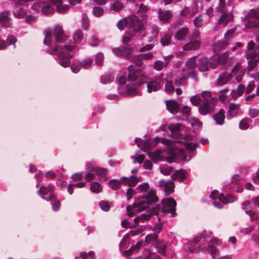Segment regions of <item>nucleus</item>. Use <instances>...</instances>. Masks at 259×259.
<instances>
[{"label": "nucleus", "instance_id": "42", "mask_svg": "<svg viewBox=\"0 0 259 259\" xmlns=\"http://www.w3.org/2000/svg\"><path fill=\"white\" fill-rule=\"evenodd\" d=\"M139 192L136 190L133 189L131 188H128L126 192V196L127 200H131L133 197L134 198L135 200H136L137 197L134 196V195L138 194Z\"/></svg>", "mask_w": 259, "mask_h": 259}, {"label": "nucleus", "instance_id": "18", "mask_svg": "<svg viewBox=\"0 0 259 259\" xmlns=\"http://www.w3.org/2000/svg\"><path fill=\"white\" fill-rule=\"evenodd\" d=\"M146 83H147V88L148 93L156 92L160 89V85L157 80H150V79L147 77V81Z\"/></svg>", "mask_w": 259, "mask_h": 259}, {"label": "nucleus", "instance_id": "23", "mask_svg": "<svg viewBox=\"0 0 259 259\" xmlns=\"http://www.w3.org/2000/svg\"><path fill=\"white\" fill-rule=\"evenodd\" d=\"M144 196L145 200L147 201L149 205H153L158 201V197L156 195V192L155 191L151 190L148 192L146 195Z\"/></svg>", "mask_w": 259, "mask_h": 259}, {"label": "nucleus", "instance_id": "44", "mask_svg": "<svg viewBox=\"0 0 259 259\" xmlns=\"http://www.w3.org/2000/svg\"><path fill=\"white\" fill-rule=\"evenodd\" d=\"M128 18L126 17L118 21L116 25L118 28L120 30L122 31L124 29L125 26L128 25Z\"/></svg>", "mask_w": 259, "mask_h": 259}, {"label": "nucleus", "instance_id": "31", "mask_svg": "<svg viewBox=\"0 0 259 259\" xmlns=\"http://www.w3.org/2000/svg\"><path fill=\"white\" fill-rule=\"evenodd\" d=\"M158 17L160 20L162 21H167L171 17V12L169 11H161V9H159L158 11Z\"/></svg>", "mask_w": 259, "mask_h": 259}, {"label": "nucleus", "instance_id": "58", "mask_svg": "<svg viewBox=\"0 0 259 259\" xmlns=\"http://www.w3.org/2000/svg\"><path fill=\"white\" fill-rule=\"evenodd\" d=\"M156 248L158 253L161 254L163 256H165L166 255L165 250L166 248V246L165 245H158L156 246Z\"/></svg>", "mask_w": 259, "mask_h": 259}, {"label": "nucleus", "instance_id": "36", "mask_svg": "<svg viewBox=\"0 0 259 259\" xmlns=\"http://www.w3.org/2000/svg\"><path fill=\"white\" fill-rule=\"evenodd\" d=\"M171 36L167 33H163L161 36L160 41L162 46H168L171 42Z\"/></svg>", "mask_w": 259, "mask_h": 259}, {"label": "nucleus", "instance_id": "38", "mask_svg": "<svg viewBox=\"0 0 259 259\" xmlns=\"http://www.w3.org/2000/svg\"><path fill=\"white\" fill-rule=\"evenodd\" d=\"M138 203L140 207V208L139 209L140 211H143L150 206L147 201L145 200L144 196H142L141 199L138 201Z\"/></svg>", "mask_w": 259, "mask_h": 259}, {"label": "nucleus", "instance_id": "59", "mask_svg": "<svg viewBox=\"0 0 259 259\" xmlns=\"http://www.w3.org/2000/svg\"><path fill=\"white\" fill-rule=\"evenodd\" d=\"M248 114L252 118L256 117L259 114V109L250 108L248 110Z\"/></svg>", "mask_w": 259, "mask_h": 259}, {"label": "nucleus", "instance_id": "6", "mask_svg": "<svg viewBox=\"0 0 259 259\" xmlns=\"http://www.w3.org/2000/svg\"><path fill=\"white\" fill-rule=\"evenodd\" d=\"M136 142L137 146H156L157 144L161 143L166 146H170L172 140L166 138H159L156 137L154 140L151 139H146L144 141L141 138H136L134 141Z\"/></svg>", "mask_w": 259, "mask_h": 259}, {"label": "nucleus", "instance_id": "51", "mask_svg": "<svg viewBox=\"0 0 259 259\" xmlns=\"http://www.w3.org/2000/svg\"><path fill=\"white\" fill-rule=\"evenodd\" d=\"M51 205L52 209L54 211H58L61 206V202L59 200L56 199V196L55 195V199L53 201H51Z\"/></svg>", "mask_w": 259, "mask_h": 259}, {"label": "nucleus", "instance_id": "40", "mask_svg": "<svg viewBox=\"0 0 259 259\" xmlns=\"http://www.w3.org/2000/svg\"><path fill=\"white\" fill-rule=\"evenodd\" d=\"M149 189V184L147 182L141 184L136 188V190L138 192H141L144 194L146 193H148Z\"/></svg>", "mask_w": 259, "mask_h": 259}, {"label": "nucleus", "instance_id": "14", "mask_svg": "<svg viewBox=\"0 0 259 259\" xmlns=\"http://www.w3.org/2000/svg\"><path fill=\"white\" fill-rule=\"evenodd\" d=\"M167 109L172 114H176L180 111L179 103L174 100H168L165 102Z\"/></svg>", "mask_w": 259, "mask_h": 259}, {"label": "nucleus", "instance_id": "27", "mask_svg": "<svg viewBox=\"0 0 259 259\" xmlns=\"http://www.w3.org/2000/svg\"><path fill=\"white\" fill-rule=\"evenodd\" d=\"M188 33V29L182 28L178 30L175 35V39L177 40L182 41L184 40Z\"/></svg>", "mask_w": 259, "mask_h": 259}, {"label": "nucleus", "instance_id": "16", "mask_svg": "<svg viewBox=\"0 0 259 259\" xmlns=\"http://www.w3.org/2000/svg\"><path fill=\"white\" fill-rule=\"evenodd\" d=\"M124 8V5L119 0H112L110 3L108 11L111 13L119 12Z\"/></svg>", "mask_w": 259, "mask_h": 259}, {"label": "nucleus", "instance_id": "2", "mask_svg": "<svg viewBox=\"0 0 259 259\" xmlns=\"http://www.w3.org/2000/svg\"><path fill=\"white\" fill-rule=\"evenodd\" d=\"M44 34L45 35L44 39V44L50 47H54V46H62V52L64 50L72 52L75 49V47L70 45H63L64 41L67 40L68 37L65 34L63 27L61 25L57 24L55 26L53 33L51 29H48L44 31Z\"/></svg>", "mask_w": 259, "mask_h": 259}, {"label": "nucleus", "instance_id": "19", "mask_svg": "<svg viewBox=\"0 0 259 259\" xmlns=\"http://www.w3.org/2000/svg\"><path fill=\"white\" fill-rule=\"evenodd\" d=\"M211 240L207 233L206 231H203L201 233V234L193 239L192 243H193L195 245L199 242L202 243H204V242L208 243L211 241Z\"/></svg>", "mask_w": 259, "mask_h": 259}, {"label": "nucleus", "instance_id": "10", "mask_svg": "<svg viewBox=\"0 0 259 259\" xmlns=\"http://www.w3.org/2000/svg\"><path fill=\"white\" fill-rule=\"evenodd\" d=\"M127 18L128 19V25L133 32H139L142 30L143 28V22L137 16L131 15Z\"/></svg>", "mask_w": 259, "mask_h": 259}, {"label": "nucleus", "instance_id": "46", "mask_svg": "<svg viewBox=\"0 0 259 259\" xmlns=\"http://www.w3.org/2000/svg\"><path fill=\"white\" fill-rule=\"evenodd\" d=\"M55 9L54 7H53L51 5H46L45 6H43L41 8V12L42 13L48 15V14H51L54 12Z\"/></svg>", "mask_w": 259, "mask_h": 259}, {"label": "nucleus", "instance_id": "45", "mask_svg": "<svg viewBox=\"0 0 259 259\" xmlns=\"http://www.w3.org/2000/svg\"><path fill=\"white\" fill-rule=\"evenodd\" d=\"M89 23L90 21L87 15L82 14L81 19V26L82 28L85 30H87L89 27Z\"/></svg>", "mask_w": 259, "mask_h": 259}, {"label": "nucleus", "instance_id": "20", "mask_svg": "<svg viewBox=\"0 0 259 259\" xmlns=\"http://www.w3.org/2000/svg\"><path fill=\"white\" fill-rule=\"evenodd\" d=\"M198 68L201 72H205L209 70V62L206 57H201L198 59Z\"/></svg>", "mask_w": 259, "mask_h": 259}, {"label": "nucleus", "instance_id": "4", "mask_svg": "<svg viewBox=\"0 0 259 259\" xmlns=\"http://www.w3.org/2000/svg\"><path fill=\"white\" fill-rule=\"evenodd\" d=\"M179 147H165L166 151L170 156L165 158L167 162L171 163L174 162H179L180 160L185 161L187 160V156L185 154V151L187 150L190 153L193 152L197 147H185V149Z\"/></svg>", "mask_w": 259, "mask_h": 259}, {"label": "nucleus", "instance_id": "12", "mask_svg": "<svg viewBox=\"0 0 259 259\" xmlns=\"http://www.w3.org/2000/svg\"><path fill=\"white\" fill-rule=\"evenodd\" d=\"M254 18V17L253 16V13L251 10H250L249 13L244 17H241L242 21H249L245 25V27L247 28H254L259 27V21L253 20Z\"/></svg>", "mask_w": 259, "mask_h": 259}, {"label": "nucleus", "instance_id": "60", "mask_svg": "<svg viewBox=\"0 0 259 259\" xmlns=\"http://www.w3.org/2000/svg\"><path fill=\"white\" fill-rule=\"evenodd\" d=\"M165 66V63L160 60H157L154 64V68L158 71L161 70Z\"/></svg>", "mask_w": 259, "mask_h": 259}, {"label": "nucleus", "instance_id": "41", "mask_svg": "<svg viewBox=\"0 0 259 259\" xmlns=\"http://www.w3.org/2000/svg\"><path fill=\"white\" fill-rule=\"evenodd\" d=\"M207 250L211 254L212 258L215 259L218 257V248L216 246L210 245L209 243L207 244Z\"/></svg>", "mask_w": 259, "mask_h": 259}, {"label": "nucleus", "instance_id": "21", "mask_svg": "<svg viewBox=\"0 0 259 259\" xmlns=\"http://www.w3.org/2000/svg\"><path fill=\"white\" fill-rule=\"evenodd\" d=\"M239 105H237L234 103H231L229 106V110L227 113V118L231 119L235 117L239 112Z\"/></svg>", "mask_w": 259, "mask_h": 259}, {"label": "nucleus", "instance_id": "22", "mask_svg": "<svg viewBox=\"0 0 259 259\" xmlns=\"http://www.w3.org/2000/svg\"><path fill=\"white\" fill-rule=\"evenodd\" d=\"M210 104L205 102H202V104L198 108V111L200 114L205 115L213 111V108L210 106Z\"/></svg>", "mask_w": 259, "mask_h": 259}, {"label": "nucleus", "instance_id": "30", "mask_svg": "<svg viewBox=\"0 0 259 259\" xmlns=\"http://www.w3.org/2000/svg\"><path fill=\"white\" fill-rule=\"evenodd\" d=\"M161 203L163 206L169 208H173L177 206L176 201L172 197L163 199Z\"/></svg>", "mask_w": 259, "mask_h": 259}, {"label": "nucleus", "instance_id": "49", "mask_svg": "<svg viewBox=\"0 0 259 259\" xmlns=\"http://www.w3.org/2000/svg\"><path fill=\"white\" fill-rule=\"evenodd\" d=\"M93 15L97 17H100L102 15H103L104 13V10L103 9L100 7H95L93 8Z\"/></svg>", "mask_w": 259, "mask_h": 259}, {"label": "nucleus", "instance_id": "62", "mask_svg": "<svg viewBox=\"0 0 259 259\" xmlns=\"http://www.w3.org/2000/svg\"><path fill=\"white\" fill-rule=\"evenodd\" d=\"M93 60L91 58H88L81 62V67L83 68H87L90 66L93 63Z\"/></svg>", "mask_w": 259, "mask_h": 259}, {"label": "nucleus", "instance_id": "28", "mask_svg": "<svg viewBox=\"0 0 259 259\" xmlns=\"http://www.w3.org/2000/svg\"><path fill=\"white\" fill-rule=\"evenodd\" d=\"M172 180V179H168L165 184L164 191L166 196L169 195L174 192L175 185Z\"/></svg>", "mask_w": 259, "mask_h": 259}, {"label": "nucleus", "instance_id": "39", "mask_svg": "<svg viewBox=\"0 0 259 259\" xmlns=\"http://www.w3.org/2000/svg\"><path fill=\"white\" fill-rule=\"evenodd\" d=\"M196 57L191 58L186 63L187 67L192 70L195 69L198 66V62L196 61Z\"/></svg>", "mask_w": 259, "mask_h": 259}, {"label": "nucleus", "instance_id": "7", "mask_svg": "<svg viewBox=\"0 0 259 259\" xmlns=\"http://www.w3.org/2000/svg\"><path fill=\"white\" fill-rule=\"evenodd\" d=\"M55 186L52 184L47 186H41L37 190V194L47 201H53L55 199Z\"/></svg>", "mask_w": 259, "mask_h": 259}, {"label": "nucleus", "instance_id": "11", "mask_svg": "<svg viewBox=\"0 0 259 259\" xmlns=\"http://www.w3.org/2000/svg\"><path fill=\"white\" fill-rule=\"evenodd\" d=\"M112 51L118 57L126 58L133 53V49L131 46H121L118 48H112Z\"/></svg>", "mask_w": 259, "mask_h": 259}, {"label": "nucleus", "instance_id": "56", "mask_svg": "<svg viewBox=\"0 0 259 259\" xmlns=\"http://www.w3.org/2000/svg\"><path fill=\"white\" fill-rule=\"evenodd\" d=\"M201 96L204 98L203 102H205V103H210V101L209 100L211 94V92L209 91H203L201 93Z\"/></svg>", "mask_w": 259, "mask_h": 259}, {"label": "nucleus", "instance_id": "34", "mask_svg": "<svg viewBox=\"0 0 259 259\" xmlns=\"http://www.w3.org/2000/svg\"><path fill=\"white\" fill-rule=\"evenodd\" d=\"M81 68V61L78 60H73L70 68L72 72L74 73H77Z\"/></svg>", "mask_w": 259, "mask_h": 259}, {"label": "nucleus", "instance_id": "32", "mask_svg": "<svg viewBox=\"0 0 259 259\" xmlns=\"http://www.w3.org/2000/svg\"><path fill=\"white\" fill-rule=\"evenodd\" d=\"M83 38V34L81 29L75 30L73 35V40L74 44H79Z\"/></svg>", "mask_w": 259, "mask_h": 259}, {"label": "nucleus", "instance_id": "25", "mask_svg": "<svg viewBox=\"0 0 259 259\" xmlns=\"http://www.w3.org/2000/svg\"><path fill=\"white\" fill-rule=\"evenodd\" d=\"M10 20L9 11H5L0 13V24L1 25L8 26L10 25Z\"/></svg>", "mask_w": 259, "mask_h": 259}, {"label": "nucleus", "instance_id": "24", "mask_svg": "<svg viewBox=\"0 0 259 259\" xmlns=\"http://www.w3.org/2000/svg\"><path fill=\"white\" fill-rule=\"evenodd\" d=\"M233 75L225 71L222 73L219 76L217 83L219 85H223L227 83L232 78Z\"/></svg>", "mask_w": 259, "mask_h": 259}, {"label": "nucleus", "instance_id": "37", "mask_svg": "<svg viewBox=\"0 0 259 259\" xmlns=\"http://www.w3.org/2000/svg\"><path fill=\"white\" fill-rule=\"evenodd\" d=\"M121 181L117 179H112L108 182L109 187L113 190H118L120 189Z\"/></svg>", "mask_w": 259, "mask_h": 259}, {"label": "nucleus", "instance_id": "17", "mask_svg": "<svg viewBox=\"0 0 259 259\" xmlns=\"http://www.w3.org/2000/svg\"><path fill=\"white\" fill-rule=\"evenodd\" d=\"M187 171L183 168L176 170L171 176V178L173 180H178L180 183H182L187 178Z\"/></svg>", "mask_w": 259, "mask_h": 259}, {"label": "nucleus", "instance_id": "63", "mask_svg": "<svg viewBox=\"0 0 259 259\" xmlns=\"http://www.w3.org/2000/svg\"><path fill=\"white\" fill-rule=\"evenodd\" d=\"M201 98L199 96L195 95L190 98V101L193 105H198L201 102Z\"/></svg>", "mask_w": 259, "mask_h": 259}, {"label": "nucleus", "instance_id": "13", "mask_svg": "<svg viewBox=\"0 0 259 259\" xmlns=\"http://www.w3.org/2000/svg\"><path fill=\"white\" fill-rule=\"evenodd\" d=\"M234 19V16L231 12H225L222 14L218 20L219 25H223L226 26L229 22H232Z\"/></svg>", "mask_w": 259, "mask_h": 259}, {"label": "nucleus", "instance_id": "33", "mask_svg": "<svg viewBox=\"0 0 259 259\" xmlns=\"http://www.w3.org/2000/svg\"><path fill=\"white\" fill-rule=\"evenodd\" d=\"M91 191L94 193H99L102 191V187L98 182H94L90 184Z\"/></svg>", "mask_w": 259, "mask_h": 259}, {"label": "nucleus", "instance_id": "48", "mask_svg": "<svg viewBox=\"0 0 259 259\" xmlns=\"http://www.w3.org/2000/svg\"><path fill=\"white\" fill-rule=\"evenodd\" d=\"M158 238V235L156 233L154 234H148L145 236V243L146 244H149L152 241H155Z\"/></svg>", "mask_w": 259, "mask_h": 259}, {"label": "nucleus", "instance_id": "26", "mask_svg": "<svg viewBox=\"0 0 259 259\" xmlns=\"http://www.w3.org/2000/svg\"><path fill=\"white\" fill-rule=\"evenodd\" d=\"M212 118L215 120L217 124L222 125L224 122V119L225 118V111L224 109H220L217 113L212 116Z\"/></svg>", "mask_w": 259, "mask_h": 259}, {"label": "nucleus", "instance_id": "43", "mask_svg": "<svg viewBox=\"0 0 259 259\" xmlns=\"http://www.w3.org/2000/svg\"><path fill=\"white\" fill-rule=\"evenodd\" d=\"M166 81L167 83L165 85V92L169 94L173 93L175 91V88L172 81L171 79H166Z\"/></svg>", "mask_w": 259, "mask_h": 259}, {"label": "nucleus", "instance_id": "15", "mask_svg": "<svg viewBox=\"0 0 259 259\" xmlns=\"http://www.w3.org/2000/svg\"><path fill=\"white\" fill-rule=\"evenodd\" d=\"M247 58L251 60L248 61L247 68L249 70H252L257 64L259 60V52H254L250 55H247Z\"/></svg>", "mask_w": 259, "mask_h": 259}, {"label": "nucleus", "instance_id": "3", "mask_svg": "<svg viewBox=\"0 0 259 259\" xmlns=\"http://www.w3.org/2000/svg\"><path fill=\"white\" fill-rule=\"evenodd\" d=\"M181 124L180 123L170 124L168 126L171 134L174 137V143H184V146H198V144H193L191 141L192 137L190 134L182 133L181 130Z\"/></svg>", "mask_w": 259, "mask_h": 259}, {"label": "nucleus", "instance_id": "53", "mask_svg": "<svg viewBox=\"0 0 259 259\" xmlns=\"http://www.w3.org/2000/svg\"><path fill=\"white\" fill-rule=\"evenodd\" d=\"M136 157H135L133 160V162L136 163L138 162L139 164H141L142 163L144 162L145 156L144 154H139L138 155V152H137L136 154Z\"/></svg>", "mask_w": 259, "mask_h": 259}, {"label": "nucleus", "instance_id": "5", "mask_svg": "<svg viewBox=\"0 0 259 259\" xmlns=\"http://www.w3.org/2000/svg\"><path fill=\"white\" fill-rule=\"evenodd\" d=\"M62 46L50 47L47 51L50 54H56L55 59L58 60L59 64L63 67H68L71 65L70 58L72 56L66 52H62Z\"/></svg>", "mask_w": 259, "mask_h": 259}, {"label": "nucleus", "instance_id": "8", "mask_svg": "<svg viewBox=\"0 0 259 259\" xmlns=\"http://www.w3.org/2000/svg\"><path fill=\"white\" fill-rule=\"evenodd\" d=\"M201 45L200 36L198 32H194L191 35L190 41L185 44L183 47L184 51H190L197 50Z\"/></svg>", "mask_w": 259, "mask_h": 259}, {"label": "nucleus", "instance_id": "50", "mask_svg": "<svg viewBox=\"0 0 259 259\" xmlns=\"http://www.w3.org/2000/svg\"><path fill=\"white\" fill-rule=\"evenodd\" d=\"M99 206L103 211L107 212L110 209V206L109 203L104 200H101L99 202Z\"/></svg>", "mask_w": 259, "mask_h": 259}, {"label": "nucleus", "instance_id": "9", "mask_svg": "<svg viewBox=\"0 0 259 259\" xmlns=\"http://www.w3.org/2000/svg\"><path fill=\"white\" fill-rule=\"evenodd\" d=\"M142 151L147 153L148 157L154 163L157 161H163L164 160V157L160 155L162 153H163V150L159 148L156 149L154 152H149L152 147H141Z\"/></svg>", "mask_w": 259, "mask_h": 259}, {"label": "nucleus", "instance_id": "35", "mask_svg": "<svg viewBox=\"0 0 259 259\" xmlns=\"http://www.w3.org/2000/svg\"><path fill=\"white\" fill-rule=\"evenodd\" d=\"M27 11L23 8H21L13 12L14 16L18 19L25 18L27 15Z\"/></svg>", "mask_w": 259, "mask_h": 259}, {"label": "nucleus", "instance_id": "64", "mask_svg": "<svg viewBox=\"0 0 259 259\" xmlns=\"http://www.w3.org/2000/svg\"><path fill=\"white\" fill-rule=\"evenodd\" d=\"M237 185L238 183L237 182L233 181L232 183H230L225 186L226 189V190L227 189L229 190L230 192L235 191L236 190Z\"/></svg>", "mask_w": 259, "mask_h": 259}, {"label": "nucleus", "instance_id": "61", "mask_svg": "<svg viewBox=\"0 0 259 259\" xmlns=\"http://www.w3.org/2000/svg\"><path fill=\"white\" fill-rule=\"evenodd\" d=\"M153 57L154 55L151 52L139 54L138 56V57H140L141 60H151Z\"/></svg>", "mask_w": 259, "mask_h": 259}, {"label": "nucleus", "instance_id": "55", "mask_svg": "<svg viewBox=\"0 0 259 259\" xmlns=\"http://www.w3.org/2000/svg\"><path fill=\"white\" fill-rule=\"evenodd\" d=\"M104 61V55L102 53H98L95 57V62L96 64L101 66L103 64Z\"/></svg>", "mask_w": 259, "mask_h": 259}, {"label": "nucleus", "instance_id": "54", "mask_svg": "<svg viewBox=\"0 0 259 259\" xmlns=\"http://www.w3.org/2000/svg\"><path fill=\"white\" fill-rule=\"evenodd\" d=\"M70 8V7L67 5H63V4L57 6L56 8V11L60 13H64L67 11H68Z\"/></svg>", "mask_w": 259, "mask_h": 259}, {"label": "nucleus", "instance_id": "47", "mask_svg": "<svg viewBox=\"0 0 259 259\" xmlns=\"http://www.w3.org/2000/svg\"><path fill=\"white\" fill-rule=\"evenodd\" d=\"M248 118H244L241 119L239 123V128L241 130H246L249 127V123H248Z\"/></svg>", "mask_w": 259, "mask_h": 259}, {"label": "nucleus", "instance_id": "52", "mask_svg": "<svg viewBox=\"0 0 259 259\" xmlns=\"http://www.w3.org/2000/svg\"><path fill=\"white\" fill-rule=\"evenodd\" d=\"M188 77L183 73H182L181 76H179L176 79L175 81L176 85H183L185 80Z\"/></svg>", "mask_w": 259, "mask_h": 259}, {"label": "nucleus", "instance_id": "1", "mask_svg": "<svg viewBox=\"0 0 259 259\" xmlns=\"http://www.w3.org/2000/svg\"><path fill=\"white\" fill-rule=\"evenodd\" d=\"M127 77L123 75L119 77L118 82L119 84L123 85L127 81L128 84L126 85V93L128 95L135 96L139 95V92L137 88L142 84H144L147 81V77L143 71L132 65L128 67Z\"/></svg>", "mask_w": 259, "mask_h": 259}, {"label": "nucleus", "instance_id": "29", "mask_svg": "<svg viewBox=\"0 0 259 259\" xmlns=\"http://www.w3.org/2000/svg\"><path fill=\"white\" fill-rule=\"evenodd\" d=\"M209 66L210 68L214 69L219 65L222 60L220 56H214L209 59Z\"/></svg>", "mask_w": 259, "mask_h": 259}, {"label": "nucleus", "instance_id": "57", "mask_svg": "<svg viewBox=\"0 0 259 259\" xmlns=\"http://www.w3.org/2000/svg\"><path fill=\"white\" fill-rule=\"evenodd\" d=\"M113 80V78L111 76L107 75H103L101 77V82L103 84H106L112 82Z\"/></svg>", "mask_w": 259, "mask_h": 259}]
</instances>
